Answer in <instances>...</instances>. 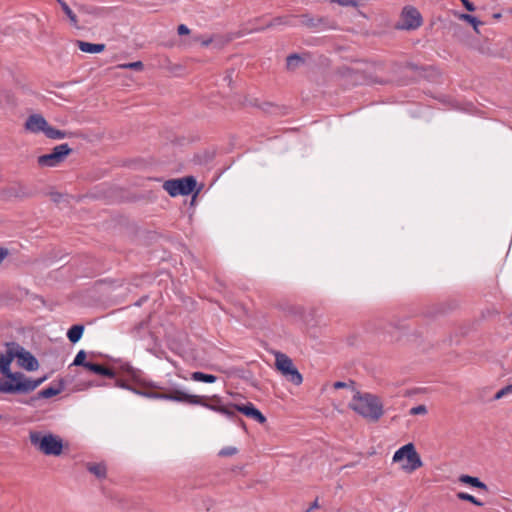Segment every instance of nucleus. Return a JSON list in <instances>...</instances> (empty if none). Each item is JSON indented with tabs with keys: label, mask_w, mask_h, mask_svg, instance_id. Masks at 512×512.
<instances>
[{
	"label": "nucleus",
	"mask_w": 512,
	"mask_h": 512,
	"mask_svg": "<svg viewBox=\"0 0 512 512\" xmlns=\"http://www.w3.org/2000/svg\"><path fill=\"white\" fill-rule=\"evenodd\" d=\"M15 359L13 343L8 344L5 354L0 353V373L5 377L10 371L11 362Z\"/></svg>",
	"instance_id": "obj_17"
},
{
	"label": "nucleus",
	"mask_w": 512,
	"mask_h": 512,
	"mask_svg": "<svg viewBox=\"0 0 512 512\" xmlns=\"http://www.w3.org/2000/svg\"><path fill=\"white\" fill-rule=\"evenodd\" d=\"M121 369L127 373L128 375L135 376V369L128 363H125L121 366Z\"/></svg>",
	"instance_id": "obj_39"
},
{
	"label": "nucleus",
	"mask_w": 512,
	"mask_h": 512,
	"mask_svg": "<svg viewBox=\"0 0 512 512\" xmlns=\"http://www.w3.org/2000/svg\"><path fill=\"white\" fill-rule=\"evenodd\" d=\"M459 19L464 20L473 26L476 33H480L478 26L483 25V22L478 20L475 16L470 14H460Z\"/></svg>",
	"instance_id": "obj_28"
},
{
	"label": "nucleus",
	"mask_w": 512,
	"mask_h": 512,
	"mask_svg": "<svg viewBox=\"0 0 512 512\" xmlns=\"http://www.w3.org/2000/svg\"><path fill=\"white\" fill-rule=\"evenodd\" d=\"M14 354L19 367L27 371H35L39 367L38 360L26 349L13 342Z\"/></svg>",
	"instance_id": "obj_10"
},
{
	"label": "nucleus",
	"mask_w": 512,
	"mask_h": 512,
	"mask_svg": "<svg viewBox=\"0 0 512 512\" xmlns=\"http://www.w3.org/2000/svg\"><path fill=\"white\" fill-rule=\"evenodd\" d=\"M189 396L195 397L197 402L196 403H194V402L187 403L188 405H200V406H203V407L210 409L214 412H217V409H219L223 406L221 398L217 395H214L211 398H209L210 402L206 401L207 398L204 396L193 395V394H189Z\"/></svg>",
	"instance_id": "obj_16"
},
{
	"label": "nucleus",
	"mask_w": 512,
	"mask_h": 512,
	"mask_svg": "<svg viewBox=\"0 0 512 512\" xmlns=\"http://www.w3.org/2000/svg\"><path fill=\"white\" fill-rule=\"evenodd\" d=\"M77 46L82 52L91 54L100 53L105 49V44H94L80 40L77 41Z\"/></svg>",
	"instance_id": "obj_21"
},
{
	"label": "nucleus",
	"mask_w": 512,
	"mask_h": 512,
	"mask_svg": "<svg viewBox=\"0 0 512 512\" xmlns=\"http://www.w3.org/2000/svg\"><path fill=\"white\" fill-rule=\"evenodd\" d=\"M407 67H409L412 70H417L418 69V66L416 64H413V63H407Z\"/></svg>",
	"instance_id": "obj_48"
},
{
	"label": "nucleus",
	"mask_w": 512,
	"mask_h": 512,
	"mask_svg": "<svg viewBox=\"0 0 512 512\" xmlns=\"http://www.w3.org/2000/svg\"><path fill=\"white\" fill-rule=\"evenodd\" d=\"M332 3H336L343 7H355L357 2L355 0H331Z\"/></svg>",
	"instance_id": "obj_37"
},
{
	"label": "nucleus",
	"mask_w": 512,
	"mask_h": 512,
	"mask_svg": "<svg viewBox=\"0 0 512 512\" xmlns=\"http://www.w3.org/2000/svg\"><path fill=\"white\" fill-rule=\"evenodd\" d=\"M149 388L147 398L155 400H167L178 403H196L195 397H190L189 393L179 388L165 389L158 384L151 382L146 384Z\"/></svg>",
	"instance_id": "obj_4"
},
{
	"label": "nucleus",
	"mask_w": 512,
	"mask_h": 512,
	"mask_svg": "<svg viewBox=\"0 0 512 512\" xmlns=\"http://www.w3.org/2000/svg\"><path fill=\"white\" fill-rule=\"evenodd\" d=\"M5 378H0V392L3 394H28L46 380V377L31 379L22 372L12 371Z\"/></svg>",
	"instance_id": "obj_2"
},
{
	"label": "nucleus",
	"mask_w": 512,
	"mask_h": 512,
	"mask_svg": "<svg viewBox=\"0 0 512 512\" xmlns=\"http://www.w3.org/2000/svg\"><path fill=\"white\" fill-rule=\"evenodd\" d=\"M459 481L463 484H467L475 488L476 485H478L480 479L474 476L462 474L459 476Z\"/></svg>",
	"instance_id": "obj_32"
},
{
	"label": "nucleus",
	"mask_w": 512,
	"mask_h": 512,
	"mask_svg": "<svg viewBox=\"0 0 512 512\" xmlns=\"http://www.w3.org/2000/svg\"><path fill=\"white\" fill-rule=\"evenodd\" d=\"M85 467L87 471H89L98 479H105L107 477V467L104 462H87Z\"/></svg>",
	"instance_id": "obj_20"
},
{
	"label": "nucleus",
	"mask_w": 512,
	"mask_h": 512,
	"mask_svg": "<svg viewBox=\"0 0 512 512\" xmlns=\"http://www.w3.org/2000/svg\"><path fill=\"white\" fill-rule=\"evenodd\" d=\"M148 391H149V388L145 386L144 389H139V388H136V387H133L132 386V389H131V392H133L134 394H137V395H140L142 397H146L147 398V395H148Z\"/></svg>",
	"instance_id": "obj_38"
},
{
	"label": "nucleus",
	"mask_w": 512,
	"mask_h": 512,
	"mask_svg": "<svg viewBox=\"0 0 512 512\" xmlns=\"http://www.w3.org/2000/svg\"><path fill=\"white\" fill-rule=\"evenodd\" d=\"M464 7L470 11V12H473L475 10V6L472 2H470L469 0H461Z\"/></svg>",
	"instance_id": "obj_42"
},
{
	"label": "nucleus",
	"mask_w": 512,
	"mask_h": 512,
	"mask_svg": "<svg viewBox=\"0 0 512 512\" xmlns=\"http://www.w3.org/2000/svg\"><path fill=\"white\" fill-rule=\"evenodd\" d=\"M501 17H502V15L500 13L493 14L494 19H500Z\"/></svg>",
	"instance_id": "obj_49"
},
{
	"label": "nucleus",
	"mask_w": 512,
	"mask_h": 512,
	"mask_svg": "<svg viewBox=\"0 0 512 512\" xmlns=\"http://www.w3.org/2000/svg\"><path fill=\"white\" fill-rule=\"evenodd\" d=\"M123 67L131 70L140 71L143 69L144 65L141 61H136L124 64Z\"/></svg>",
	"instance_id": "obj_35"
},
{
	"label": "nucleus",
	"mask_w": 512,
	"mask_h": 512,
	"mask_svg": "<svg viewBox=\"0 0 512 512\" xmlns=\"http://www.w3.org/2000/svg\"><path fill=\"white\" fill-rule=\"evenodd\" d=\"M56 2L60 5L63 12L66 14V16L69 18L71 24L75 27H77L78 19L76 14L71 10V8L68 6V4L64 0H56Z\"/></svg>",
	"instance_id": "obj_25"
},
{
	"label": "nucleus",
	"mask_w": 512,
	"mask_h": 512,
	"mask_svg": "<svg viewBox=\"0 0 512 512\" xmlns=\"http://www.w3.org/2000/svg\"><path fill=\"white\" fill-rule=\"evenodd\" d=\"M31 444L45 455L59 456L63 451L62 439L52 433L43 434L40 431L29 433Z\"/></svg>",
	"instance_id": "obj_3"
},
{
	"label": "nucleus",
	"mask_w": 512,
	"mask_h": 512,
	"mask_svg": "<svg viewBox=\"0 0 512 512\" xmlns=\"http://www.w3.org/2000/svg\"><path fill=\"white\" fill-rule=\"evenodd\" d=\"M475 488H478V489L484 490V491H488V486L481 480L478 482V485H476Z\"/></svg>",
	"instance_id": "obj_45"
},
{
	"label": "nucleus",
	"mask_w": 512,
	"mask_h": 512,
	"mask_svg": "<svg viewBox=\"0 0 512 512\" xmlns=\"http://www.w3.org/2000/svg\"><path fill=\"white\" fill-rule=\"evenodd\" d=\"M36 194V190L22 183H15L10 185L5 190V195L8 198H15L24 200L33 197Z\"/></svg>",
	"instance_id": "obj_13"
},
{
	"label": "nucleus",
	"mask_w": 512,
	"mask_h": 512,
	"mask_svg": "<svg viewBox=\"0 0 512 512\" xmlns=\"http://www.w3.org/2000/svg\"><path fill=\"white\" fill-rule=\"evenodd\" d=\"M191 379L196 382L214 383L217 380V377L213 374L195 371L191 374Z\"/></svg>",
	"instance_id": "obj_24"
},
{
	"label": "nucleus",
	"mask_w": 512,
	"mask_h": 512,
	"mask_svg": "<svg viewBox=\"0 0 512 512\" xmlns=\"http://www.w3.org/2000/svg\"><path fill=\"white\" fill-rule=\"evenodd\" d=\"M402 29L411 30L416 29L422 24V17L419 11L414 7H405L402 11Z\"/></svg>",
	"instance_id": "obj_11"
},
{
	"label": "nucleus",
	"mask_w": 512,
	"mask_h": 512,
	"mask_svg": "<svg viewBox=\"0 0 512 512\" xmlns=\"http://www.w3.org/2000/svg\"><path fill=\"white\" fill-rule=\"evenodd\" d=\"M456 496L460 500L468 501V502H470L476 506H479V507L484 505L483 502H481L480 500L475 498L473 495L466 493V492H458Z\"/></svg>",
	"instance_id": "obj_29"
},
{
	"label": "nucleus",
	"mask_w": 512,
	"mask_h": 512,
	"mask_svg": "<svg viewBox=\"0 0 512 512\" xmlns=\"http://www.w3.org/2000/svg\"><path fill=\"white\" fill-rule=\"evenodd\" d=\"M85 369L93 374L104 376L110 379H114L116 377V372L114 369L106 367L99 363L89 361V363L85 365Z\"/></svg>",
	"instance_id": "obj_18"
},
{
	"label": "nucleus",
	"mask_w": 512,
	"mask_h": 512,
	"mask_svg": "<svg viewBox=\"0 0 512 512\" xmlns=\"http://www.w3.org/2000/svg\"><path fill=\"white\" fill-rule=\"evenodd\" d=\"M86 352L84 350H80L78 351V353L76 354L74 360H73V363L72 365L74 366H82L83 368H85V365H87L89 363V361H86Z\"/></svg>",
	"instance_id": "obj_30"
},
{
	"label": "nucleus",
	"mask_w": 512,
	"mask_h": 512,
	"mask_svg": "<svg viewBox=\"0 0 512 512\" xmlns=\"http://www.w3.org/2000/svg\"><path fill=\"white\" fill-rule=\"evenodd\" d=\"M333 387H334V389L350 388L352 390L353 394L355 393V391H358L355 388V382L352 380H350L349 382L337 381L333 384Z\"/></svg>",
	"instance_id": "obj_33"
},
{
	"label": "nucleus",
	"mask_w": 512,
	"mask_h": 512,
	"mask_svg": "<svg viewBox=\"0 0 512 512\" xmlns=\"http://www.w3.org/2000/svg\"><path fill=\"white\" fill-rule=\"evenodd\" d=\"M406 459V463L401 465V468L408 473H411L423 466V462L416 451L413 443H407L400 447L393 455V462L399 463Z\"/></svg>",
	"instance_id": "obj_5"
},
{
	"label": "nucleus",
	"mask_w": 512,
	"mask_h": 512,
	"mask_svg": "<svg viewBox=\"0 0 512 512\" xmlns=\"http://www.w3.org/2000/svg\"><path fill=\"white\" fill-rule=\"evenodd\" d=\"M83 332H84L83 325H81V324L73 325L69 328V330L67 332V338L69 339V341L71 343L75 344L81 339Z\"/></svg>",
	"instance_id": "obj_22"
},
{
	"label": "nucleus",
	"mask_w": 512,
	"mask_h": 512,
	"mask_svg": "<svg viewBox=\"0 0 512 512\" xmlns=\"http://www.w3.org/2000/svg\"><path fill=\"white\" fill-rule=\"evenodd\" d=\"M145 325H146V323L142 321L138 325L135 326V330L138 331L141 328H143Z\"/></svg>",
	"instance_id": "obj_46"
},
{
	"label": "nucleus",
	"mask_w": 512,
	"mask_h": 512,
	"mask_svg": "<svg viewBox=\"0 0 512 512\" xmlns=\"http://www.w3.org/2000/svg\"><path fill=\"white\" fill-rule=\"evenodd\" d=\"M45 136L50 139H63L67 136V133L48 125V127L45 129Z\"/></svg>",
	"instance_id": "obj_27"
},
{
	"label": "nucleus",
	"mask_w": 512,
	"mask_h": 512,
	"mask_svg": "<svg viewBox=\"0 0 512 512\" xmlns=\"http://www.w3.org/2000/svg\"><path fill=\"white\" fill-rule=\"evenodd\" d=\"M300 19L302 26L314 32H321L327 30H336L338 28L337 22L329 16L312 15L309 13L296 16Z\"/></svg>",
	"instance_id": "obj_6"
},
{
	"label": "nucleus",
	"mask_w": 512,
	"mask_h": 512,
	"mask_svg": "<svg viewBox=\"0 0 512 512\" xmlns=\"http://www.w3.org/2000/svg\"><path fill=\"white\" fill-rule=\"evenodd\" d=\"M63 388L64 387H63L62 383H60L58 387L50 386V387H47V388L39 391L38 393H36L34 396L30 397L29 399L19 400V402L22 404L31 406V407H36L37 402L39 400L52 398V397L60 394L63 391Z\"/></svg>",
	"instance_id": "obj_12"
},
{
	"label": "nucleus",
	"mask_w": 512,
	"mask_h": 512,
	"mask_svg": "<svg viewBox=\"0 0 512 512\" xmlns=\"http://www.w3.org/2000/svg\"><path fill=\"white\" fill-rule=\"evenodd\" d=\"M212 42V38H208L207 40L202 41L203 46H209Z\"/></svg>",
	"instance_id": "obj_47"
},
{
	"label": "nucleus",
	"mask_w": 512,
	"mask_h": 512,
	"mask_svg": "<svg viewBox=\"0 0 512 512\" xmlns=\"http://www.w3.org/2000/svg\"><path fill=\"white\" fill-rule=\"evenodd\" d=\"M48 123L45 118L39 114H33L28 117L25 123V128L31 132L38 133L43 132L48 127Z\"/></svg>",
	"instance_id": "obj_15"
},
{
	"label": "nucleus",
	"mask_w": 512,
	"mask_h": 512,
	"mask_svg": "<svg viewBox=\"0 0 512 512\" xmlns=\"http://www.w3.org/2000/svg\"><path fill=\"white\" fill-rule=\"evenodd\" d=\"M348 407L363 418L377 422L384 414L380 398L374 394L355 391Z\"/></svg>",
	"instance_id": "obj_1"
},
{
	"label": "nucleus",
	"mask_w": 512,
	"mask_h": 512,
	"mask_svg": "<svg viewBox=\"0 0 512 512\" xmlns=\"http://www.w3.org/2000/svg\"><path fill=\"white\" fill-rule=\"evenodd\" d=\"M427 413V408L425 405H418L410 409L411 415H423Z\"/></svg>",
	"instance_id": "obj_36"
},
{
	"label": "nucleus",
	"mask_w": 512,
	"mask_h": 512,
	"mask_svg": "<svg viewBox=\"0 0 512 512\" xmlns=\"http://www.w3.org/2000/svg\"><path fill=\"white\" fill-rule=\"evenodd\" d=\"M303 62H304V59L296 53L290 54L286 58V66H287L288 70L296 69Z\"/></svg>",
	"instance_id": "obj_26"
},
{
	"label": "nucleus",
	"mask_w": 512,
	"mask_h": 512,
	"mask_svg": "<svg viewBox=\"0 0 512 512\" xmlns=\"http://www.w3.org/2000/svg\"><path fill=\"white\" fill-rule=\"evenodd\" d=\"M512 395V384L506 385L501 388L496 394L493 396V400H499L505 397Z\"/></svg>",
	"instance_id": "obj_31"
},
{
	"label": "nucleus",
	"mask_w": 512,
	"mask_h": 512,
	"mask_svg": "<svg viewBox=\"0 0 512 512\" xmlns=\"http://www.w3.org/2000/svg\"><path fill=\"white\" fill-rule=\"evenodd\" d=\"M140 304H142V301H138V302H136V305H137V306H140Z\"/></svg>",
	"instance_id": "obj_51"
},
{
	"label": "nucleus",
	"mask_w": 512,
	"mask_h": 512,
	"mask_svg": "<svg viewBox=\"0 0 512 512\" xmlns=\"http://www.w3.org/2000/svg\"><path fill=\"white\" fill-rule=\"evenodd\" d=\"M140 304H142V301H138V302H136V305H137V306H140Z\"/></svg>",
	"instance_id": "obj_50"
},
{
	"label": "nucleus",
	"mask_w": 512,
	"mask_h": 512,
	"mask_svg": "<svg viewBox=\"0 0 512 512\" xmlns=\"http://www.w3.org/2000/svg\"><path fill=\"white\" fill-rule=\"evenodd\" d=\"M276 369L292 384L299 386L303 382V377L295 367L292 359L282 352L275 354Z\"/></svg>",
	"instance_id": "obj_7"
},
{
	"label": "nucleus",
	"mask_w": 512,
	"mask_h": 512,
	"mask_svg": "<svg viewBox=\"0 0 512 512\" xmlns=\"http://www.w3.org/2000/svg\"><path fill=\"white\" fill-rule=\"evenodd\" d=\"M177 32L179 35H187L190 33V30L186 25L180 24L177 28Z\"/></svg>",
	"instance_id": "obj_41"
},
{
	"label": "nucleus",
	"mask_w": 512,
	"mask_h": 512,
	"mask_svg": "<svg viewBox=\"0 0 512 512\" xmlns=\"http://www.w3.org/2000/svg\"><path fill=\"white\" fill-rule=\"evenodd\" d=\"M8 255V250L6 248L0 247V263L5 259Z\"/></svg>",
	"instance_id": "obj_43"
},
{
	"label": "nucleus",
	"mask_w": 512,
	"mask_h": 512,
	"mask_svg": "<svg viewBox=\"0 0 512 512\" xmlns=\"http://www.w3.org/2000/svg\"><path fill=\"white\" fill-rule=\"evenodd\" d=\"M72 152L67 143L55 146L48 154L38 157V164L42 167H55L64 161L66 156Z\"/></svg>",
	"instance_id": "obj_9"
},
{
	"label": "nucleus",
	"mask_w": 512,
	"mask_h": 512,
	"mask_svg": "<svg viewBox=\"0 0 512 512\" xmlns=\"http://www.w3.org/2000/svg\"><path fill=\"white\" fill-rule=\"evenodd\" d=\"M237 452H238V450L236 447L227 446V447L222 448L219 451L218 455L221 457H229V456L235 455Z\"/></svg>",
	"instance_id": "obj_34"
},
{
	"label": "nucleus",
	"mask_w": 512,
	"mask_h": 512,
	"mask_svg": "<svg viewBox=\"0 0 512 512\" xmlns=\"http://www.w3.org/2000/svg\"><path fill=\"white\" fill-rule=\"evenodd\" d=\"M115 386H116V387H119V388H122V389L129 390V391H131V389H132V386H131V385H129L126 381H124V380H119V379H117V380L115 381Z\"/></svg>",
	"instance_id": "obj_40"
},
{
	"label": "nucleus",
	"mask_w": 512,
	"mask_h": 512,
	"mask_svg": "<svg viewBox=\"0 0 512 512\" xmlns=\"http://www.w3.org/2000/svg\"><path fill=\"white\" fill-rule=\"evenodd\" d=\"M197 181L193 176L170 179L164 182L163 189L172 197L189 195L196 188Z\"/></svg>",
	"instance_id": "obj_8"
},
{
	"label": "nucleus",
	"mask_w": 512,
	"mask_h": 512,
	"mask_svg": "<svg viewBox=\"0 0 512 512\" xmlns=\"http://www.w3.org/2000/svg\"><path fill=\"white\" fill-rule=\"evenodd\" d=\"M317 508H319V503H318V499H315V501L312 502V504L310 505V507L308 508V510L306 512H311L312 510L317 509Z\"/></svg>",
	"instance_id": "obj_44"
},
{
	"label": "nucleus",
	"mask_w": 512,
	"mask_h": 512,
	"mask_svg": "<svg viewBox=\"0 0 512 512\" xmlns=\"http://www.w3.org/2000/svg\"><path fill=\"white\" fill-rule=\"evenodd\" d=\"M293 16H278L273 18L269 23L266 24L265 28H271L278 25H287V26H295V24L292 22Z\"/></svg>",
	"instance_id": "obj_23"
},
{
	"label": "nucleus",
	"mask_w": 512,
	"mask_h": 512,
	"mask_svg": "<svg viewBox=\"0 0 512 512\" xmlns=\"http://www.w3.org/2000/svg\"><path fill=\"white\" fill-rule=\"evenodd\" d=\"M238 412L242 413L248 418L255 420L260 424H264L266 422V417L263 413L255 407V405L251 402L242 403L234 406Z\"/></svg>",
	"instance_id": "obj_14"
},
{
	"label": "nucleus",
	"mask_w": 512,
	"mask_h": 512,
	"mask_svg": "<svg viewBox=\"0 0 512 512\" xmlns=\"http://www.w3.org/2000/svg\"><path fill=\"white\" fill-rule=\"evenodd\" d=\"M236 403L223 404V406L217 409V413L227 417L228 419L239 423L242 427H245L244 421L237 416V409L234 407Z\"/></svg>",
	"instance_id": "obj_19"
}]
</instances>
